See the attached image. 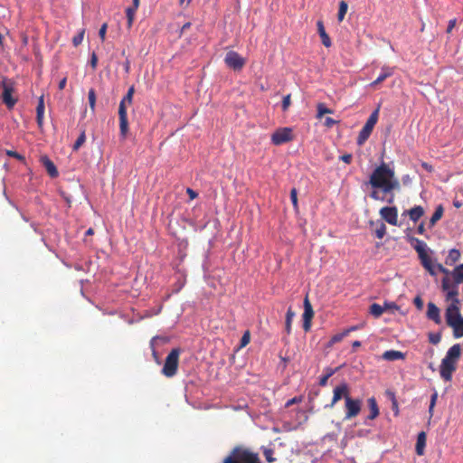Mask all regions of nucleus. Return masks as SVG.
I'll use <instances>...</instances> for the list:
<instances>
[{
  "instance_id": "20e7f679",
  "label": "nucleus",
  "mask_w": 463,
  "mask_h": 463,
  "mask_svg": "<svg viewBox=\"0 0 463 463\" xmlns=\"http://www.w3.org/2000/svg\"><path fill=\"white\" fill-rule=\"evenodd\" d=\"M180 353L181 351L179 348H174L166 356L164 366L162 368V373L165 377L171 378L176 374Z\"/></svg>"
},
{
  "instance_id": "b1692460",
  "label": "nucleus",
  "mask_w": 463,
  "mask_h": 463,
  "mask_svg": "<svg viewBox=\"0 0 463 463\" xmlns=\"http://www.w3.org/2000/svg\"><path fill=\"white\" fill-rule=\"evenodd\" d=\"M368 405L370 408V414L367 416L368 420H374L379 415V408L374 397L368 399Z\"/></svg>"
},
{
  "instance_id": "72a5a7b5",
  "label": "nucleus",
  "mask_w": 463,
  "mask_h": 463,
  "mask_svg": "<svg viewBox=\"0 0 463 463\" xmlns=\"http://www.w3.org/2000/svg\"><path fill=\"white\" fill-rule=\"evenodd\" d=\"M445 298L447 301H450V304H455V301L457 304H460V300L458 298V288H451V290L445 293Z\"/></svg>"
},
{
  "instance_id": "0eeeda50",
  "label": "nucleus",
  "mask_w": 463,
  "mask_h": 463,
  "mask_svg": "<svg viewBox=\"0 0 463 463\" xmlns=\"http://www.w3.org/2000/svg\"><path fill=\"white\" fill-rule=\"evenodd\" d=\"M224 61L225 64L233 71H241L246 63L245 59L234 51H229L226 53Z\"/></svg>"
},
{
  "instance_id": "c9c22d12",
  "label": "nucleus",
  "mask_w": 463,
  "mask_h": 463,
  "mask_svg": "<svg viewBox=\"0 0 463 463\" xmlns=\"http://www.w3.org/2000/svg\"><path fill=\"white\" fill-rule=\"evenodd\" d=\"M159 339H161V338L158 335H156V336L152 337V339L149 342V346L152 350L153 358L156 361V363H157V364H160V359H159L158 354L156 350V342Z\"/></svg>"
},
{
  "instance_id": "393cba45",
  "label": "nucleus",
  "mask_w": 463,
  "mask_h": 463,
  "mask_svg": "<svg viewBox=\"0 0 463 463\" xmlns=\"http://www.w3.org/2000/svg\"><path fill=\"white\" fill-rule=\"evenodd\" d=\"M408 214L410 216V219L416 222H418L420 217H422V215L424 214V209L420 206V205H417V206H414L412 207L411 209H410L408 211Z\"/></svg>"
},
{
  "instance_id": "4d7b16f0",
  "label": "nucleus",
  "mask_w": 463,
  "mask_h": 463,
  "mask_svg": "<svg viewBox=\"0 0 463 463\" xmlns=\"http://www.w3.org/2000/svg\"><path fill=\"white\" fill-rule=\"evenodd\" d=\"M387 394L391 396L392 401V410H394L395 413L397 414L398 413V403H397L395 395L393 392H389V391L387 392Z\"/></svg>"
},
{
  "instance_id": "0e129e2a",
  "label": "nucleus",
  "mask_w": 463,
  "mask_h": 463,
  "mask_svg": "<svg viewBox=\"0 0 463 463\" xmlns=\"http://www.w3.org/2000/svg\"><path fill=\"white\" fill-rule=\"evenodd\" d=\"M353 156L351 154H345L340 156V160L345 162V164H350L352 162Z\"/></svg>"
},
{
  "instance_id": "c85d7f7f",
  "label": "nucleus",
  "mask_w": 463,
  "mask_h": 463,
  "mask_svg": "<svg viewBox=\"0 0 463 463\" xmlns=\"http://www.w3.org/2000/svg\"><path fill=\"white\" fill-rule=\"evenodd\" d=\"M451 277H452L453 280L456 282V284L463 283V263L457 266L451 271Z\"/></svg>"
},
{
  "instance_id": "a18cd8bd",
  "label": "nucleus",
  "mask_w": 463,
  "mask_h": 463,
  "mask_svg": "<svg viewBox=\"0 0 463 463\" xmlns=\"http://www.w3.org/2000/svg\"><path fill=\"white\" fill-rule=\"evenodd\" d=\"M383 307H384V311L388 310V311H391L392 313L400 309V307L395 302H388V301L384 302V305L383 306Z\"/></svg>"
},
{
  "instance_id": "79ce46f5",
  "label": "nucleus",
  "mask_w": 463,
  "mask_h": 463,
  "mask_svg": "<svg viewBox=\"0 0 463 463\" xmlns=\"http://www.w3.org/2000/svg\"><path fill=\"white\" fill-rule=\"evenodd\" d=\"M86 141L85 130H82L80 135L78 137L77 140L73 145V150L77 151Z\"/></svg>"
},
{
  "instance_id": "13d9d810",
  "label": "nucleus",
  "mask_w": 463,
  "mask_h": 463,
  "mask_svg": "<svg viewBox=\"0 0 463 463\" xmlns=\"http://www.w3.org/2000/svg\"><path fill=\"white\" fill-rule=\"evenodd\" d=\"M413 304L415 305V307L419 309V310H421L423 308V300L422 298L420 297V296H417L414 299H413Z\"/></svg>"
},
{
  "instance_id": "052dcab7",
  "label": "nucleus",
  "mask_w": 463,
  "mask_h": 463,
  "mask_svg": "<svg viewBox=\"0 0 463 463\" xmlns=\"http://www.w3.org/2000/svg\"><path fill=\"white\" fill-rule=\"evenodd\" d=\"M436 267L439 272L446 275L445 277L451 276V271H449L448 269L444 268L441 264H437Z\"/></svg>"
},
{
  "instance_id": "5fc2aeb1",
  "label": "nucleus",
  "mask_w": 463,
  "mask_h": 463,
  "mask_svg": "<svg viewBox=\"0 0 463 463\" xmlns=\"http://www.w3.org/2000/svg\"><path fill=\"white\" fill-rule=\"evenodd\" d=\"M290 200L292 202L294 208H298V194L296 188H293L290 191Z\"/></svg>"
},
{
  "instance_id": "de8ad7c7",
  "label": "nucleus",
  "mask_w": 463,
  "mask_h": 463,
  "mask_svg": "<svg viewBox=\"0 0 463 463\" xmlns=\"http://www.w3.org/2000/svg\"><path fill=\"white\" fill-rule=\"evenodd\" d=\"M273 453H274V451L271 449L265 448L263 449L264 457H265L266 460L269 463L276 461V458H273Z\"/></svg>"
},
{
  "instance_id": "864d4df0",
  "label": "nucleus",
  "mask_w": 463,
  "mask_h": 463,
  "mask_svg": "<svg viewBox=\"0 0 463 463\" xmlns=\"http://www.w3.org/2000/svg\"><path fill=\"white\" fill-rule=\"evenodd\" d=\"M290 104H291V101H290V94H288V95H286V96L283 98L282 104H281L282 110H283V111L288 110V109L289 108Z\"/></svg>"
},
{
  "instance_id": "a878e982",
  "label": "nucleus",
  "mask_w": 463,
  "mask_h": 463,
  "mask_svg": "<svg viewBox=\"0 0 463 463\" xmlns=\"http://www.w3.org/2000/svg\"><path fill=\"white\" fill-rule=\"evenodd\" d=\"M140 4L135 5V3L132 2V5L128 6L126 9V14L128 19V27L130 28L132 26L134 17L136 14L137 10L138 9Z\"/></svg>"
},
{
  "instance_id": "774afa93",
  "label": "nucleus",
  "mask_w": 463,
  "mask_h": 463,
  "mask_svg": "<svg viewBox=\"0 0 463 463\" xmlns=\"http://www.w3.org/2000/svg\"><path fill=\"white\" fill-rule=\"evenodd\" d=\"M311 327V320L303 319V328L306 332L309 331Z\"/></svg>"
},
{
  "instance_id": "bf43d9fd",
  "label": "nucleus",
  "mask_w": 463,
  "mask_h": 463,
  "mask_svg": "<svg viewBox=\"0 0 463 463\" xmlns=\"http://www.w3.org/2000/svg\"><path fill=\"white\" fill-rule=\"evenodd\" d=\"M97 64H98V57H97L96 53L93 52L90 56V65L91 66V68L93 70H95L97 68Z\"/></svg>"
},
{
  "instance_id": "338daca9",
  "label": "nucleus",
  "mask_w": 463,
  "mask_h": 463,
  "mask_svg": "<svg viewBox=\"0 0 463 463\" xmlns=\"http://www.w3.org/2000/svg\"><path fill=\"white\" fill-rule=\"evenodd\" d=\"M402 182L404 185H410L411 184V177L410 176V175H404L402 177Z\"/></svg>"
},
{
  "instance_id": "dca6fc26",
  "label": "nucleus",
  "mask_w": 463,
  "mask_h": 463,
  "mask_svg": "<svg viewBox=\"0 0 463 463\" xmlns=\"http://www.w3.org/2000/svg\"><path fill=\"white\" fill-rule=\"evenodd\" d=\"M12 87L4 85L3 101L9 109H13L17 102V99L12 97Z\"/></svg>"
},
{
  "instance_id": "37998d69",
  "label": "nucleus",
  "mask_w": 463,
  "mask_h": 463,
  "mask_svg": "<svg viewBox=\"0 0 463 463\" xmlns=\"http://www.w3.org/2000/svg\"><path fill=\"white\" fill-rule=\"evenodd\" d=\"M437 399H438V392L436 391H434V392L431 394L430 406H429V414H430V418L433 416V411H434V407L437 402Z\"/></svg>"
},
{
  "instance_id": "49530a36",
  "label": "nucleus",
  "mask_w": 463,
  "mask_h": 463,
  "mask_svg": "<svg viewBox=\"0 0 463 463\" xmlns=\"http://www.w3.org/2000/svg\"><path fill=\"white\" fill-rule=\"evenodd\" d=\"M441 340V334L440 333H430L429 334V341L432 345H438Z\"/></svg>"
},
{
  "instance_id": "423d86ee",
  "label": "nucleus",
  "mask_w": 463,
  "mask_h": 463,
  "mask_svg": "<svg viewBox=\"0 0 463 463\" xmlns=\"http://www.w3.org/2000/svg\"><path fill=\"white\" fill-rule=\"evenodd\" d=\"M345 407V420H350L360 413L362 409V401L360 399H354L351 396H346Z\"/></svg>"
},
{
  "instance_id": "1a4fd4ad",
  "label": "nucleus",
  "mask_w": 463,
  "mask_h": 463,
  "mask_svg": "<svg viewBox=\"0 0 463 463\" xmlns=\"http://www.w3.org/2000/svg\"><path fill=\"white\" fill-rule=\"evenodd\" d=\"M346 396H350L349 387L346 383H343L334 389L332 402L330 404H326L325 408L332 409L338 401L342 398L345 399Z\"/></svg>"
},
{
  "instance_id": "9b49d317",
  "label": "nucleus",
  "mask_w": 463,
  "mask_h": 463,
  "mask_svg": "<svg viewBox=\"0 0 463 463\" xmlns=\"http://www.w3.org/2000/svg\"><path fill=\"white\" fill-rule=\"evenodd\" d=\"M408 241L417 251L420 260L429 257L428 252H427L429 249H428L427 244L423 241H421L418 238H415V237H409Z\"/></svg>"
},
{
  "instance_id": "473e14b6",
  "label": "nucleus",
  "mask_w": 463,
  "mask_h": 463,
  "mask_svg": "<svg viewBox=\"0 0 463 463\" xmlns=\"http://www.w3.org/2000/svg\"><path fill=\"white\" fill-rule=\"evenodd\" d=\"M296 316L295 312L289 307L286 313V321H285V331L287 335L291 334V324L294 317Z\"/></svg>"
},
{
  "instance_id": "4c0bfd02",
  "label": "nucleus",
  "mask_w": 463,
  "mask_h": 463,
  "mask_svg": "<svg viewBox=\"0 0 463 463\" xmlns=\"http://www.w3.org/2000/svg\"><path fill=\"white\" fill-rule=\"evenodd\" d=\"M422 266L430 272V275H436L435 267L432 264V261L430 257L420 260Z\"/></svg>"
},
{
  "instance_id": "6e6d98bb",
  "label": "nucleus",
  "mask_w": 463,
  "mask_h": 463,
  "mask_svg": "<svg viewBox=\"0 0 463 463\" xmlns=\"http://www.w3.org/2000/svg\"><path fill=\"white\" fill-rule=\"evenodd\" d=\"M379 189H373L371 194H370V197L373 200H376V201H384L385 200V197L384 196H381L379 192H378Z\"/></svg>"
},
{
  "instance_id": "f03ea898",
  "label": "nucleus",
  "mask_w": 463,
  "mask_h": 463,
  "mask_svg": "<svg viewBox=\"0 0 463 463\" xmlns=\"http://www.w3.org/2000/svg\"><path fill=\"white\" fill-rule=\"evenodd\" d=\"M393 169L391 168L386 163L383 162L378 165L371 174L368 184L373 189H380L384 191L386 184L392 177Z\"/></svg>"
},
{
  "instance_id": "cd10ccee",
  "label": "nucleus",
  "mask_w": 463,
  "mask_h": 463,
  "mask_svg": "<svg viewBox=\"0 0 463 463\" xmlns=\"http://www.w3.org/2000/svg\"><path fill=\"white\" fill-rule=\"evenodd\" d=\"M458 288V284H456V282L451 280L449 277H444L441 279V289L444 293H447L448 291L451 290V288Z\"/></svg>"
},
{
  "instance_id": "9d476101",
  "label": "nucleus",
  "mask_w": 463,
  "mask_h": 463,
  "mask_svg": "<svg viewBox=\"0 0 463 463\" xmlns=\"http://www.w3.org/2000/svg\"><path fill=\"white\" fill-rule=\"evenodd\" d=\"M381 217L391 225H398V210L395 206H385L380 210Z\"/></svg>"
},
{
  "instance_id": "f3484780",
  "label": "nucleus",
  "mask_w": 463,
  "mask_h": 463,
  "mask_svg": "<svg viewBox=\"0 0 463 463\" xmlns=\"http://www.w3.org/2000/svg\"><path fill=\"white\" fill-rule=\"evenodd\" d=\"M447 325L453 329V336L455 338L463 337V317L457 320L449 319V324Z\"/></svg>"
},
{
  "instance_id": "39448f33",
  "label": "nucleus",
  "mask_w": 463,
  "mask_h": 463,
  "mask_svg": "<svg viewBox=\"0 0 463 463\" xmlns=\"http://www.w3.org/2000/svg\"><path fill=\"white\" fill-rule=\"evenodd\" d=\"M378 117H379V108L371 113V115L367 118L364 126L359 132L357 141H356L359 146L363 145L369 138L374 126L377 123Z\"/></svg>"
},
{
  "instance_id": "c756f323",
  "label": "nucleus",
  "mask_w": 463,
  "mask_h": 463,
  "mask_svg": "<svg viewBox=\"0 0 463 463\" xmlns=\"http://www.w3.org/2000/svg\"><path fill=\"white\" fill-rule=\"evenodd\" d=\"M134 93H135V87L134 86L129 87L127 94L120 100L118 108H121V106H123V108H127V106H126L127 104H131L132 100H133Z\"/></svg>"
},
{
  "instance_id": "bb28decb",
  "label": "nucleus",
  "mask_w": 463,
  "mask_h": 463,
  "mask_svg": "<svg viewBox=\"0 0 463 463\" xmlns=\"http://www.w3.org/2000/svg\"><path fill=\"white\" fill-rule=\"evenodd\" d=\"M460 258V252L458 250L452 249L449 250L446 260L445 263L449 266H453Z\"/></svg>"
},
{
  "instance_id": "c03bdc74",
  "label": "nucleus",
  "mask_w": 463,
  "mask_h": 463,
  "mask_svg": "<svg viewBox=\"0 0 463 463\" xmlns=\"http://www.w3.org/2000/svg\"><path fill=\"white\" fill-rule=\"evenodd\" d=\"M333 111L326 108L325 104L318 103L317 104V118H321L325 114H331Z\"/></svg>"
},
{
  "instance_id": "09e8293b",
  "label": "nucleus",
  "mask_w": 463,
  "mask_h": 463,
  "mask_svg": "<svg viewBox=\"0 0 463 463\" xmlns=\"http://www.w3.org/2000/svg\"><path fill=\"white\" fill-rule=\"evenodd\" d=\"M335 373V370H329V373H326L319 379V385L326 386L328 379Z\"/></svg>"
},
{
  "instance_id": "f704fd0d",
  "label": "nucleus",
  "mask_w": 463,
  "mask_h": 463,
  "mask_svg": "<svg viewBox=\"0 0 463 463\" xmlns=\"http://www.w3.org/2000/svg\"><path fill=\"white\" fill-rule=\"evenodd\" d=\"M369 312L373 317L377 318L383 315L384 307L377 303H373L370 306Z\"/></svg>"
},
{
  "instance_id": "4be33fe9",
  "label": "nucleus",
  "mask_w": 463,
  "mask_h": 463,
  "mask_svg": "<svg viewBox=\"0 0 463 463\" xmlns=\"http://www.w3.org/2000/svg\"><path fill=\"white\" fill-rule=\"evenodd\" d=\"M405 356V354L401 352V351H396V350H388V351H385L382 357L383 360L385 361H396V360H401V359H403Z\"/></svg>"
},
{
  "instance_id": "e2e57ef3",
  "label": "nucleus",
  "mask_w": 463,
  "mask_h": 463,
  "mask_svg": "<svg viewBox=\"0 0 463 463\" xmlns=\"http://www.w3.org/2000/svg\"><path fill=\"white\" fill-rule=\"evenodd\" d=\"M456 23H457V19L456 18L451 19V20L449 21L448 27H447V30H446V32L448 33H450L452 32V30L454 29V27L456 25Z\"/></svg>"
},
{
  "instance_id": "2f4dec72",
  "label": "nucleus",
  "mask_w": 463,
  "mask_h": 463,
  "mask_svg": "<svg viewBox=\"0 0 463 463\" xmlns=\"http://www.w3.org/2000/svg\"><path fill=\"white\" fill-rule=\"evenodd\" d=\"M443 206L441 204L438 205L433 213L430 220V227H433L438 221H439L443 215Z\"/></svg>"
},
{
  "instance_id": "a19ab883",
  "label": "nucleus",
  "mask_w": 463,
  "mask_h": 463,
  "mask_svg": "<svg viewBox=\"0 0 463 463\" xmlns=\"http://www.w3.org/2000/svg\"><path fill=\"white\" fill-rule=\"evenodd\" d=\"M88 99L90 109L94 112L96 108V92L94 89H90L88 93Z\"/></svg>"
},
{
  "instance_id": "6e6552de",
  "label": "nucleus",
  "mask_w": 463,
  "mask_h": 463,
  "mask_svg": "<svg viewBox=\"0 0 463 463\" xmlns=\"http://www.w3.org/2000/svg\"><path fill=\"white\" fill-rule=\"evenodd\" d=\"M293 139L292 129L290 128H281L277 129L271 136V142L275 146H279Z\"/></svg>"
},
{
  "instance_id": "8fccbe9b",
  "label": "nucleus",
  "mask_w": 463,
  "mask_h": 463,
  "mask_svg": "<svg viewBox=\"0 0 463 463\" xmlns=\"http://www.w3.org/2000/svg\"><path fill=\"white\" fill-rule=\"evenodd\" d=\"M6 155L10 157H14L19 161H24L25 158L24 156H22L21 154L17 153L16 151H14V150H6Z\"/></svg>"
},
{
  "instance_id": "69168bd1",
  "label": "nucleus",
  "mask_w": 463,
  "mask_h": 463,
  "mask_svg": "<svg viewBox=\"0 0 463 463\" xmlns=\"http://www.w3.org/2000/svg\"><path fill=\"white\" fill-rule=\"evenodd\" d=\"M386 195H388L387 197H385V202L389 204H392L394 203V198H395V195L392 192H391V194H385Z\"/></svg>"
},
{
  "instance_id": "3c124183",
  "label": "nucleus",
  "mask_w": 463,
  "mask_h": 463,
  "mask_svg": "<svg viewBox=\"0 0 463 463\" xmlns=\"http://www.w3.org/2000/svg\"><path fill=\"white\" fill-rule=\"evenodd\" d=\"M250 331H246L241 338V345H240L241 347L246 346L250 343Z\"/></svg>"
},
{
  "instance_id": "e433bc0d",
  "label": "nucleus",
  "mask_w": 463,
  "mask_h": 463,
  "mask_svg": "<svg viewBox=\"0 0 463 463\" xmlns=\"http://www.w3.org/2000/svg\"><path fill=\"white\" fill-rule=\"evenodd\" d=\"M347 335H348V331H343L341 333L334 335L328 342V346H332L335 344L341 342Z\"/></svg>"
},
{
  "instance_id": "5701e85b",
  "label": "nucleus",
  "mask_w": 463,
  "mask_h": 463,
  "mask_svg": "<svg viewBox=\"0 0 463 463\" xmlns=\"http://www.w3.org/2000/svg\"><path fill=\"white\" fill-rule=\"evenodd\" d=\"M394 190L400 191L401 190V184H400L399 180L396 178L394 171H393L392 172V177L390 179L388 184H386V187H385V189H384V191L383 193V194H391V192H392Z\"/></svg>"
},
{
  "instance_id": "4468645a",
  "label": "nucleus",
  "mask_w": 463,
  "mask_h": 463,
  "mask_svg": "<svg viewBox=\"0 0 463 463\" xmlns=\"http://www.w3.org/2000/svg\"><path fill=\"white\" fill-rule=\"evenodd\" d=\"M427 307L428 310L426 316L428 319L433 321L437 325H439L441 323L439 308L433 302H429Z\"/></svg>"
},
{
  "instance_id": "2eb2a0df",
  "label": "nucleus",
  "mask_w": 463,
  "mask_h": 463,
  "mask_svg": "<svg viewBox=\"0 0 463 463\" xmlns=\"http://www.w3.org/2000/svg\"><path fill=\"white\" fill-rule=\"evenodd\" d=\"M40 161L51 177L55 178L59 175L57 167L47 156H42Z\"/></svg>"
},
{
  "instance_id": "a211bd4d",
  "label": "nucleus",
  "mask_w": 463,
  "mask_h": 463,
  "mask_svg": "<svg viewBox=\"0 0 463 463\" xmlns=\"http://www.w3.org/2000/svg\"><path fill=\"white\" fill-rule=\"evenodd\" d=\"M317 33L321 38L322 43L326 47H330L332 43H331L330 37L328 36V34L326 33V32L325 30L323 21H321V20L317 21Z\"/></svg>"
},
{
  "instance_id": "603ef678",
  "label": "nucleus",
  "mask_w": 463,
  "mask_h": 463,
  "mask_svg": "<svg viewBox=\"0 0 463 463\" xmlns=\"http://www.w3.org/2000/svg\"><path fill=\"white\" fill-rule=\"evenodd\" d=\"M84 31H81L72 38V43L74 46L80 45L83 41Z\"/></svg>"
},
{
  "instance_id": "7c9ffc66",
  "label": "nucleus",
  "mask_w": 463,
  "mask_h": 463,
  "mask_svg": "<svg viewBox=\"0 0 463 463\" xmlns=\"http://www.w3.org/2000/svg\"><path fill=\"white\" fill-rule=\"evenodd\" d=\"M314 316V311L312 306L308 300V298L306 297L304 299V313L303 319L311 320Z\"/></svg>"
},
{
  "instance_id": "58836bf2",
  "label": "nucleus",
  "mask_w": 463,
  "mask_h": 463,
  "mask_svg": "<svg viewBox=\"0 0 463 463\" xmlns=\"http://www.w3.org/2000/svg\"><path fill=\"white\" fill-rule=\"evenodd\" d=\"M347 9H348L347 3L345 1H341L339 3V10H338V14H337V19L339 22H342L344 20V18L346 14Z\"/></svg>"
},
{
  "instance_id": "412c9836",
  "label": "nucleus",
  "mask_w": 463,
  "mask_h": 463,
  "mask_svg": "<svg viewBox=\"0 0 463 463\" xmlns=\"http://www.w3.org/2000/svg\"><path fill=\"white\" fill-rule=\"evenodd\" d=\"M425 447H426V433L424 431H420L418 434L416 447H415L417 455L422 456L424 454Z\"/></svg>"
},
{
  "instance_id": "680f3d73",
  "label": "nucleus",
  "mask_w": 463,
  "mask_h": 463,
  "mask_svg": "<svg viewBox=\"0 0 463 463\" xmlns=\"http://www.w3.org/2000/svg\"><path fill=\"white\" fill-rule=\"evenodd\" d=\"M106 32H107V24H103L99 31V35L101 41L105 40Z\"/></svg>"
},
{
  "instance_id": "ddd939ff",
  "label": "nucleus",
  "mask_w": 463,
  "mask_h": 463,
  "mask_svg": "<svg viewBox=\"0 0 463 463\" xmlns=\"http://www.w3.org/2000/svg\"><path fill=\"white\" fill-rule=\"evenodd\" d=\"M463 317L460 314V304H449L445 311L446 323L449 324V320H457Z\"/></svg>"
},
{
  "instance_id": "aec40b11",
  "label": "nucleus",
  "mask_w": 463,
  "mask_h": 463,
  "mask_svg": "<svg viewBox=\"0 0 463 463\" xmlns=\"http://www.w3.org/2000/svg\"><path fill=\"white\" fill-rule=\"evenodd\" d=\"M43 115H44V101L43 96H41L38 101V105L36 107V122L40 128H43Z\"/></svg>"
},
{
  "instance_id": "f257e3e1",
  "label": "nucleus",
  "mask_w": 463,
  "mask_h": 463,
  "mask_svg": "<svg viewBox=\"0 0 463 463\" xmlns=\"http://www.w3.org/2000/svg\"><path fill=\"white\" fill-rule=\"evenodd\" d=\"M461 355V347L459 344L453 345L446 353L445 357L441 360L439 366V374L445 381H450L452 374L457 369V362Z\"/></svg>"
},
{
  "instance_id": "f8f14e48",
  "label": "nucleus",
  "mask_w": 463,
  "mask_h": 463,
  "mask_svg": "<svg viewBox=\"0 0 463 463\" xmlns=\"http://www.w3.org/2000/svg\"><path fill=\"white\" fill-rule=\"evenodd\" d=\"M118 118H119V131L120 137L122 138H126L128 133V113L127 108H118Z\"/></svg>"
},
{
  "instance_id": "7ed1b4c3",
  "label": "nucleus",
  "mask_w": 463,
  "mask_h": 463,
  "mask_svg": "<svg viewBox=\"0 0 463 463\" xmlns=\"http://www.w3.org/2000/svg\"><path fill=\"white\" fill-rule=\"evenodd\" d=\"M222 463H261L258 453L244 447H235Z\"/></svg>"
},
{
  "instance_id": "6ab92c4d",
  "label": "nucleus",
  "mask_w": 463,
  "mask_h": 463,
  "mask_svg": "<svg viewBox=\"0 0 463 463\" xmlns=\"http://www.w3.org/2000/svg\"><path fill=\"white\" fill-rule=\"evenodd\" d=\"M393 74V69L384 66L382 68V71L379 76L371 83V86L375 87L384 81L388 77Z\"/></svg>"
},
{
  "instance_id": "ea45409f",
  "label": "nucleus",
  "mask_w": 463,
  "mask_h": 463,
  "mask_svg": "<svg viewBox=\"0 0 463 463\" xmlns=\"http://www.w3.org/2000/svg\"><path fill=\"white\" fill-rule=\"evenodd\" d=\"M374 233L378 239H383L384 237L386 234V226L383 222H377V227L374 231Z\"/></svg>"
}]
</instances>
